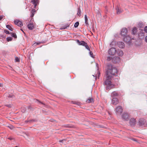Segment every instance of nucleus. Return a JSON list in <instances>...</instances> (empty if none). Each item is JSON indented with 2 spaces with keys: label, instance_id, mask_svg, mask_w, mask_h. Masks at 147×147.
Masks as SVG:
<instances>
[{
  "label": "nucleus",
  "instance_id": "obj_3",
  "mask_svg": "<svg viewBox=\"0 0 147 147\" xmlns=\"http://www.w3.org/2000/svg\"><path fill=\"white\" fill-rule=\"evenodd\" d=\"M123 37L124 41L126 43L129 44H130L131 43V38L129 36L127 35Z\"/></svg>",
  "mask_w": 147,
  "mask_h": 147
},
{
  "label": "nucleus",
  "instance_id": "obj_37",
  "mask_svg": "<svg viewBox=\"0 0 147 147\" xmlns=\"http://www.w3.org/2000/svg\"><path fill=\"white\" fill-rule=\"evenodd\" d=\"M145 41L146 42H147V35L145 37Z\"/></svg>",
  "mask_w": 147,
  "mask_h": 147
},
{
  "label": "nucleus",
  "instance_id": "obj_12",
  "mask_svg": "<svg viewBox=\"0 0 147 147\" xmlns=\"http://www.w3.org/2000/svg\"><path fill=\"white\" fill-rule=\"evenodd\" d=\"M118 46L120 48H124L125 47V45L123 42H117Z\"/></svg>",
  "mask_w": 147,
  "mask_h": 147
},
{
  "label": "nucleus",
  "instance_id": "obj_34",
  "mask_svg": "<svg viewBox=\"0 0 147 147\" xmlns=\"http://www.w3.org/2000/svg\"><path fill=\"white\" fill-rule=\"evenodd\" d=\"M14 96L13 94H9L8 96L9 98H13Z\"/></svg>",
  "mask_w": 147,
  "mask_h": 147
},
{
  "label": "nucleus",
  "instance_id": "obj_44",
  "mask_svg": "<svg viewBox=\"0 0 147 147\" xmlns=\"http://www.w3.org/2000/svg\"><path fill=\"white\" fill-rule=\"evenodd\" d=\"M39 102L40 103H41V104H43V105H44V103H42V102Z\"/></svg>",
  "mask_w": 147,
  "mask_h": 147
},
{
  "label": "nucleus",
  "instance_id": "obj_19",
  "mask_svg": "<svg viewBox=\"0 0 147 147\" xmlns=\"http://www.w3.org/2000/svg\"><path fill=\"white\" fill-rule=\"evenodd\" d=\"M116 9L117 10V14H120V13H121L123 11V10L122 9H120L118 7H117L116 8Z\"/></svg>",
  "mask_w": 147,
  "mask_h": 147
},
{
  "label": "nucleus",
  "instance_id": "obj_43",
  "mask_svg": "<svg viewBox=\"0 0 147 147\" xmlns=\"http://www.w3.org/2000/svg\"><path fill=\"white\" fill-rule=\"evenodd\" d=\"M98 65L97 64V63H96V66H97V67H98Z\"/></svg>",
  "mask_w": 147,
  "mask_h": 147
},
{
  "label": "nucleus",
  "instance_id": "obj_22",
  "mask_svg": "<svg viewBox=\"0 0 147 147\" xmlns=\"http://www.w3.org/2000/svg\"><path fill=\"white\" fill-rule=\"evenodd\" d=\"M6 27L9 30L11 31H13V29L12 28L11 26L9 25H7L6 26Z\"/></svg>",
  "mask_w": 147,
  "mask_h": 147
},
{
  "label": "nucleus",
  "instance_id": "obj_23",
  "mask_svg": "<svg viewBox=\"0 0 147 147\" xmlns=\"http://www.w3.org/2000/svg\"><path fill=\"white\" fill-rule=\"evenodd\" d=\"M81 11L80 10V8H78V11L77 14L78 16H81Z\"/></svg>",
  "mask_w": 147,
  "mask_h": 147
},
{
  "label": "nucleus",
  "instance_id": "obj_24",
  "mask_svg": "<svg viewBox=\"0 0 147 147\" xmlns=\"http://www.w3.org/2000/svg\"><path fill=\"white\" fill-rule=\"evenodd\" d=\"M84 18H85V23L86 25H88V18L87 17V15H84Z\"/></svg>",
  "mask_w": 147,
  "mask_h": 147
},
{
  "label": "nucleus",
  "instance_id": "obj_27",
  "mask_svg": "<svg viewBox=\"0 0 147 147\" xmlns=\"http://www.w3.org/2000/svg\"><path fill=\"white\" fill-rule=\"evenodd\" d=\"M59 142H62L65 144H66L65 140L64 139H63L61 140H59Z\"/></svg>",
  "mask_w": 147,
  "mask_h": 147
},
{
  "label": "nucleus",
  "instance_id": "obj_8",
  "mask_svg": "<svg viewBox=\"0 0 147 147\" xmlns=\"http://www.w3.org/2000/svg\"><path fill=\"white\" fill-rule=\"evenodd\" d=\"M38 0H31V2L34 5V8H36V6L39 4Z\"/></svg>",
  "mask_w": 147,
  "mask_h": 147
},
{
  "label": "nucleus",
  "instance_id": "obj_48",
  "mask_svg": "<svg viewBox=\"0 0 147 147\" xmlns=\"http://www.w3.org/2000/svg\"><path fill=\"white\" fill-rule=\"evenodd\" d=\"M15 147H18V146H16Z\"/></svg>",
  "mask_w": 147,
  "mask_h": 147
},
{
  "label": "nucleus",
  "instance_id": "obj_32",
  "mask_svg": "<svg viewBox=\"0 0 147 147\" xmlns=\"http://www.w3.org/2000/svg\"><path fill=\"white\" fill-rule=\"evenodd\" d=\"M4 32L7 34H10L9 32L7 30H4Z\"/></svg>",
  "mask_w": 147,
  "mask_h": 147
},
{
  "label": "nucleus",
  "instance_id": "obj_13",
  "mask_svg": "<svg viewBox=\"0 0 147 147\" xmlns=\"http://www.w3.org/2000/svg\"><path fill=\"white\" fill-rule=\"evenodd\" d=\"M128 117L129 115L126 113H124L122 116V118L126 120L128 119Z\"/></svg>",
  "mask_w": 147,
  "mask_h": 147
},
{
  "label": "nucleus",
  "instance_id": "obj_28",
  "mask_svg": "<svg viewBox=\"0 0 147 147\" xmlns=\"http://www.w3.org/2000/svg\"><path fill=\"white\" fill-rule=\"evenodd\" d=\"M7 40L8 42L11 41L12 40V38L11 37H8L7 38Z\"/></svg>",
  "mask_w": 147,
  "mask_h": 147
},
{
  "label": "nucleus",
  "instance_id": "obj_11",
  "mask_svg": "<svg viewBox=\"0 0 147 147\" xmlns=\"http://www.w3.org/2000/svg\"><path fill=\"white\" fill-rule=\"evenodd\" d=\"M15 24L17 25L18 26H22V22L18 20H16L14 21Z\"/></svg>",
  "mask_w": 147,
  "mask_h": 147
},
{
  "label": "nucleus",
  "instance_id": "obj_5",
  "mask_svg": "<svg viewBox=\"0 0 147 147\" xmlns=\"http://www.w3.org/2000/svg\"><path fill=\"white\" fill-rule=\"evenodd\" d=\"M115 111L117 114H121L123 112V109L121 106H118L115 108Z\"/></svg>",
  "mask_w": 147,
  "mask_h": 147
},
{
  "label": "nucleus",
  "instance_id": "obj_2",
  "mask_svg": "<svg viewBox=\"0 0 147 147\" xmlns=\"http://www.w3.org/2000/svg\"><path fill=\"white\" fill-rule=\"evenodd\" d=\"M76 41L79 45L84 46L85 47L86 49L88 50L89 51H90V48L88 45L87 43L84 41H80L78 40H77Z\"/></svg>",
  "mask_w": 147,
  "mask_h": 147
},
{
  "label": "nucleus",
  "instance_id": "obj_45",
  "mask_svg": "<svg viewBox=\"0 0 147 147\" xmlns=\"http://www.w3.org/2000/svg\"><path fill=\"white\" fill-rule=\"evenodd\" d=\"M136 139H134V138L132 139L133 140L135 141H136Z\"/></svg>",
  "mask_w": 147,
  "mask_h": 147
},
{
  "label": "nucleus",
  "instance_id": "obj_33",
  "mask_svg": "<svg viewBox=\"0 0 147 147\" xmlns=\"http://www.w3.org/2000/svg\"><path fill=\"white\" fill-rule=\"evenodd\" d=\"M15 60L16 62H18L20 61V60L18 57H16L15 58Z\"/></svg>",
  "mask_w": 147,
  "mask_h": 147
},
{
  "label": "nucleus",
  "instance_id": "obj_41",
  "mask_svg": "<svg viewBox=\"0 0 147 147\" xmlns=\"http://www.w3.org/2000/svg\"><path fill=\"white\" fill-rule=\"evenodd\" d=\"M32 121V120H30V121H29V122H30V121ZM29 122V121H25V122Z\"/></svg>",
  "mask_w": 147,
  "mask_h": 147
},
{
  "label": "nucleus",
  "instance_id": "obj_14",
  "mask_svg": "<svg viewBox=\"0 0 147 147\" xmlns=\"http://www.w3.org/2000/svg\"><path fill=\"white\" fill-rule=\"evenodd\" d=\"M117 53L120 56H122L123 55V53L121 49H118L116 51Z\"/></svg>",
  "mask_w": 147,
  "mask_h": 147
},
{
  "label": "nucleus",
  "instance_id": "obj_1",
  "mask_svg": "<svg viewBox=\"0 0 147 147\" xmlns=\"http://www.w3.org/2000/svg\"><path fill=\"white\" fill-rule=\"evenodd\" d=\"M107 69L106 78L104 85L106 86V89L108 90L115 87V85L111 83V79L117 73V70L116 67H113L110 64L107 65Z\"/></svg>",
  "mask_w": 147,
  "mask_h": 147
},
{
  "label": "nucleus",
  "instance_id": "obj_42",
  "mask_svg": "<svg viewBox=\"0 0 147 147\" xmlns=\"http://www.w3.org/2000/svg\"><path fill=\"white\" fill-rule=\"evenodd\" d=\"M2 86V84L1 83H0V87H1Z\"/></svg>",
  "mask_w": 147,
  "mask_h": 147
},
{
  "label": "nucleus",
  "instance_id": "obj_6",
  "mask_svg": "<svg viewBox=\"0 0 147 147\" xmlns=\"http://www.w3.org/2000/svg\"><path fill=\"white\" fill-rule=\"evenodd\" d=\"M116 51L114 48H111L108 51V53L111 55H114L116 53Z\"/></svg>",
  "mask_w": 147,
  "mask_h": 147
},
{
  "label": "nucleus",
  "instance_id": "obj_31",
  "mask_svg": "<svg viewBox=\"0 0 147 147\" xmlns=\"http://www.w3.org/2000/svg\"><path fill=\"white\" fill-rule=\"evenodd\" d=\"M41 43V42H35V43H34V44L33 45L34 46H35L36 45H37L40 44Z\"/></svg>",
  "mask_w": 147,
  "mask_h": 147
},
{
  "label": "nucleus",
  "instance_id": "obj_39",
  "mask_svg": "<svg viewBox=\"0 0 147 147\" xmlns=\"http://www.w3.org/2000/svg\"><path fill=\"white\" fill-rule=\"evenodd\" d=\"M7 107H11V105H7Z\"/></svg>",
  "mask_w": 147,
  "mask_h": 147
},
{
  "label": "nucleus",
  "instance_id": "obj_4",
  "mask_svg": "<svg viewBox=\"0 0 147 147\" xmlns=\"http://www.w3.org/2000/svg\"><path fill=\"white\" fill-rule=\"evenodd\" d=\"M127 30L126 28H123L121 30V34L123 37H124L127 35Z\"/></svg>",
  "mask_w": 147,
  "mask_h": 147
},
{
  "label": "nucleus",
  "instance_id": "obj_18",
  "mask_svg": "<svg viewBox=\"0 0 147 147\" xmlns=\"http://www.w3.org/2000/svg\"><path fill=\"white\" fill-rule=\"evenodd\" d=\"M118 94L117 93V92H116L114 91L112 92V93L111 94V97H113L117 96H118Z\"/></svg>",
  "mask_w": 147,
  "mask_h": 147
},
{
  "label": "nucleus",
  "instance_id": "obj_20",
  "mask_svg": "<svg viewBox=\"0 0 147 147\" xmlns=\"http://www.w3.org/2000/svg\"><path fill=\"white\" fill-rule=\"evenodd\" d=\"M93 102V99L92 98H89L86 101L87 103H89Z\"/></svg>",
  "mask_w": 147,
  "mask_h": 147
},
{
  "label": "nucleus",
  "instance_id": "obj_15",
  "mask_svg": "<svg viewBox=\"0 0 147 147\" xmlns=\"http://www.w3.org/2000/svg\"><path fill=\"white\" fill-rule=\"evenodd\" d=\"M139 125L140 126L144 124V121L143 119H140L139 121Z\"/></svg>",
  "mask_w": 147,
  "mask_h": 147
},
{
  "label": "nucleus",
  "instance_id": "obj_9",
  "mask_svg": "<svg viewBox=\"0 0 147 147\" xmlns=\"http://www.w3.org/2000/svg\"><path fill=\"white\" fill-rule=\"evenodd\" d=\"M120 61V58L118 57H113L112 59V62L114 63H116Z\"/></svg>",
  "mask_w": 147,
  "mask_h": 147
},
{
  "label": "nucleus",
  "instance_id": "obj_17",
  "mask_svg": "<svg viewBox=\"0 0 147 147\" xmlns=\"http://www.w3.org/2000/svg\"><path fill=\"white\" fill-rule=\"evenodd\" d=\"M36 12V10L35 9H32L31 11L30 17L32 18L34 16ZM32 20V18H31V20Z\"/></svg>",
  "mask_w": 147,
  "mask_h": 147
},
{
  "label": "nucleus",
  "instance_id": "obj_38",
  "mask_svg": "<svg viewBox=\"0 0 147 147\" xmlns=\"http://www.w3.org/2000/svg\"><path fill=\"white\" fill-rule=\"evenodd\" d=\"M3 16H0V20H1L2 18H3Z\"/></svg>",
  "mask_w": 147,
  "mask_h": 147
},
{
  "label": "nucleus",
  "instance_id": "obj_7",
  "mask_svg": "<svg viewBox=\"0 0 147 147\" xmlns=\"http://www.w3.org/2000/svg\"><path fill=\"white\" fill-rule=\"evenodd\" d=\"M119 102L118 99L116 98H113L112 100V104L113 105H116Z\"/></svg>",
  "mask_w": 147,
  "mask_h": 147
},
{
  "label": "nucleus",
  "instance_id": "obj_21",
  "mask_svg": "<svg viewBox=\"0 0 147 147\" xmlns=\"http://www.w3.org/2000/svg\"><path fill=\"white\" fill-rule=\"evenodd\" d=\"M132 32L133 34H135L137 32V28L136 27H134L132 29Z\"/></svg>",
  "mask_w": 147,
  "mask_h": 147
},
{
  "label": "nucleus",
  "instance_id": "obj_29",
  "mask_svg": "<svg viewBox=\"0 0 147 147\" xmlns=\"http://www.w3.org/2000/svg\"><path fill=\"white\" fill-rule=\"evenodd\" d=\"M90 51L89 54H90V56L91 57H92V58H94V56H93V53L91 51Z\"/></svg>",
  "mask_w": 147,
  "mask_h": 147
},
{
  "label": "nucleus",
  "instance_id": "obj_47",
  "mask_svg": "<svg viewBox=\"0 0 147 147\" xmlns=\"http://www.w3.org/2000/svg\"><path fill=\"white\" fill-rule=\"evenodd\" d=\"M78 105H79L80 104V103H78V104H77Z\"/></svg>",
  "mask_w": 147,
  "mask_h": 147
},
{
  "label": "nucleus",
  "instance_id": "obj_40",
  "mask_svg": "<svg viewBox=\"0 0 147 147\" xmlns=\"http://www.w3.org/2000/svg\"><path fill=\"white\" fill-rule=\"evenodd\" d=\"M8 139L11 140L13 139V138H12L10 137V138H8Z\"/></svg>",
  "mask_w": 147,
  "mask_h": 147
},
{
  "label": "nucleus",
  "instance_id": "obj_25",
  "mask_svg": "<svg viewBox=\"0 0 147 147\" xmlns=\"http://www.w3.org/2000/svg\"><path fill=\"white\" fill-rule=\"evenodd\" d=\"M79 22H76L74 24V27L75 28L77 27L79 25Z\"/></svg>",
  "mask_w": 147,
  "mask_h": 147
},
{
  "label": "nucleus",
  "instance_id": "obj_36",
  "mask_svg": "<svg viewBox=\"0 0 147 147\" xmlns=\"http://www.w3.org/2000/svg\"><path fill=\"white\" fill-rule=\"evenodd\" d=\"M9 127L11 129H12L13 128V127L12 125H10V126H9Z\"/></svg>",
  "mask_w": 147,
  "mask_h": 147
},
{
  "label": "nucleus",
  "instance_id": "obj_46",
  "mask_svg": "<svg viewBox=\"0 0 147 147\" xmlns=\"http://www.w3.org/2000/svg\"><path fill=\"white\" fill-rule=\"evenodd\" d=\"M21 30L24 33H25V32H24L23 30H22V29H21Z\"/></svg>",
  "mask_w": 147,
  "mask_h": 147
},
{
  "label": "nucleus",
  "instance_id": "obj_10",
  "mask_svg": "<svg viewBox=\"0 0 147 147\" xmlns=\"http://www.w3.org/2000/svg\"><path fill=\"white\" fill-rule=\"evenodd\" d=\"M136 119L134 118H131L130 120L129 123L131 125L134 126V125L136 123Z\"/></svg>",
  "mask_w": 147,
  "mask_h": 147
},
{
  "label": "nucleus",
  "instance_id": "obj_26",
  "mask_svg": "<svg viewBox=\"0 0 147 147\" xmlns=\"http://www.w3.org/2000/svg\"><path fill=\"white\" fill-rule=\"evenodd\" d=\"M11 36L14 37L15 38H17V36L16 35V34L15 33H11Z\"/></svg>",
  "mask_w": 147,
  "mask_h": 147
},
{
  "label": "nucleus",
  "instance_id": "obj_16",
  "mask_svg": "<svg viewBox=\"0 0 147 147\" xmlns=\"http://www.w3.org/2000/svg\"><path fill=\"white\" fill-rule=\"evenodd\" d=\"M28 28L30 30H32L34 27V26L33 24L30 23L27 26Z\"/></svg>",
  "mask_w": 147,
  "mask_h": 147
},
{
  "label": "nucleus",
  "instance_id": "obj_30",
  "mask_svg": "<svg viewBox=\"0 0 147 147\" xmlns=\"http://www.w3.org/2000/svg\"><path fill=\"white\" fill-rule=\"evenodd\" d=\"M113 58H112L111 57H108L107 58V60L108 61H110L111 60L112 61V59Z\"/></svg>",
  "mask_w": 147,
  "mask_h": 147
},
{
  "label": "nucleus",
  "instance_id": "obj_35",
  "mask_svg": "<svg viewBox=\"0 0 147 147\" xmlns=\"http://www.w3.org/2000/svg\"><path fill=\"white\" fill-rule=\"evenodd\" d=\"M144 30L146 32H147V26H145L144 28Z\"/></svg>",
  "mask_w": 147,
  "mask_h": 147
}]
</instances>
